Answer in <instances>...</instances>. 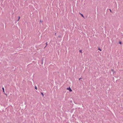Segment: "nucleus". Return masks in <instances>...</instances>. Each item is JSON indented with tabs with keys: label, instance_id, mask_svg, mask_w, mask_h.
Here are the masks:
<instances>
[{
	"label": "nucleus",
	"instance_id": "nucleus-1",
	"mask_svg": "<svg viewBox=\"0 0 123 123\" xmlns=\"http://www.w3.org/2000/svg\"><path fill=\"white\" fill-rule=\"evenodd\" d=\"M68 89H69V91L70 92H71L72 91V90L70 87L68 88Z\"/></svg>",
	"mask_w": 123,
	"mask_h": 123
},
{
	"label": "nucleus",
	"instance_id": "nucleus-2",
	"mask_svg": "<svg viewBox=\"0 0 123 123\" xmlns=\"http://www.w3.org/2000/svg\"><path fill=\"white\" fill-rule=\"evenodd\" d=\"M2 89L3 90V92L4 93L5 92L4 89V87H3L2 88Z\"/></svg>",
	"mask_w": 123,
	"mask_h": 123
},
{
	"label": "nucleus",
	"instance_id": "nucleus-3",
	"mask_svg": "<svg viewBox=\"0 0 123 123\" xmlns=\"http://www.w3.org/2000/svg\"><path fill=\"white\" fill-rule=\"evenodd\" d=\"M46 46H45V47L44 48H45L46 47V46H47V43H46Z\"/></svg>",
	"mask_w": 123,
	"mask_h": 123
},
{
	"label": "nucleus",
	"instance_id": "nucleus-4",
	"mask_svg": "<svg viewBox=\"0 0 123 123\" xmlns=\"http://www.w3.org/2000/svg\"><path fill=\"white\" fill-rule=\"evenodd\" d=\"M41 93L42 94V96H44V94H43L42 93V92H41Z\"/></svg>",
	"mask_w": 123,
	"mask_h": 123
},
{
	"label": "nucleus",
	"instance_id": "nucleus-5",
	"mask_svg": "<svg viewBox=\"0 0 123 123\" xmlns=\"http://www.w3.org/2000/svg\"><path fill=\"white\" fill-rule=\"evenodd\" d=\"M35 88L36 89V90H37V87L36 86H35Z\"/></svg>",
	"mask_w": 123,
	"mask_h": 123
},
{
	"label": "nucleus",
	"instance_id": "nucleus-6",
	"mask_svg": "<svg viewBox=\"0 0 123 123\" xmlns=\"http://www.w3.org/2000/svg\"><path fill=\"white\" fill-rule=\"evenodd\" d=\"M82 50H79V52H80L82 53Z\"/></svg>",
	"mask_w": 123,
	"mask_h": 123
},
{
	"label": "nucleus",
	"instance_id": "nucleus-7",
	"mask_svg": "<svg viewBox=\"0 0 123 123\" xmlns=\"http://www.w3.org/2000/svg\"><path fill=\"white\" fill-rule=\"evenodd\" d=\"M40 22H41V23H42L43 21H41V20H40Z\"/></svg>",
	"mask_w": 123,
	"mask_h": 123
},
{
	"label": "nucleus",
	"instance_id": "nucleus-8",
	"mask_svg": "<svg viewBox=\"0 0 123 123\" xmlns=\"http://www.w3.org/2000/svg\"><path fill=\"white\" fill-rule=\"evenodd\" d=\"M20 19V17H18V20H17L18 21V20H19V19Z\"/></svg>",
	"mask_w": 123,
	"mask_h": 123
},
{
	"label": "nucleus",
	"instance_id": "nucleus-9",
	"mask_svg": "<svg viewBox=\"0 0 123 123\" xmlns=\"http://www.w3.org/2000/svg\"><path fill=\"white\" fill-rule=\"evenodd\" d=\"M98 50H99L100 51H101V49H99H99H98Z\"/></svg>",
	"mask_w": 123,
	"mask_h": 123
},
{
	"label": "nucleus",
	"instance_id": "nucleus-10",
	"mask_svg": "<svg viewBox=\"0 0 123 123\" xmlns=\"http://www.w3.org/2000/svg\"><path fill=\"white\" fill-rule=\"evenodd\" d=\"M81 16H82L83 17H84V16H83V14H81Z\"/></svg>",
	"mask_w": 123,
	"mask_h": 123
},
{
	"label": "nucleus",
	"instance_id": "nucleus-11",
	"mask_svg": "<svg viewBox=\"0 0 123 123\" xmlns=\"http://www.w3.org/2000/svg\"><path fill=\"white\" fill-rule=\"evenodd\" d=\"M55 35L56 36V33H55Z\"/></svg>",
	"mask_w": 123,
	"mask_h": 123
},
{
	"label": "nucleus",
	"instance_id": "nucleus-12",
	"mask_svg": "<svg viewBox=\"0 0 123 123\" xmlns=\"http://www.w3.org/2000/svg\"><path fill=\"white\" fill-rule=\"evenodd\" d=\"M82 78H80L79 79V80H80V79H81Z\"/></svg>",
	"mask_w": 123,
	"mask_h": 123
},
{
	"label": "nucleus",
	"instance_id": "nucleus-13",
	"mask_svg": "<svg viewBox=\"0 0 123 123\" xmlns=\"http://www.w3.org/2000/svg\"><path fill=\"white\" fill-rule=\"evenodd\" d=\"M119 43H120V44H121V42H119Z\"/></svg>",
	"mask_w": 123,
	"mask_h": 123
},
{
	"label": "nucleus",
	"instance_id": "nucleus-14",
	"mask_svg": "<svg viewBox=\"0 0 123 123\" xmlns=\"http://www.w3.org/2000/svg\"><path fill=\"white\" fill-rule=\"evenodd\" d=\"M110 11L111 12V10L110 9Z\"/></svg>",
	"mask_w": 123,
	"mask_h": 123
}]
</instances>
